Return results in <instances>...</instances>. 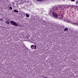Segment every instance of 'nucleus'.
Here are the masks:
<instances>
[{
    "mask_svg": "<svg viewBox=\"0 0 78 78\" xmlns=\"http://www.w3.org/2000/svg\"><path fill=\"white\" fill-rule=\"evenodd\" d=\"M57 11V7L56 6L53 7L48 11V14L49 15H51L52 14L54 17L56 18H58V15L56 14V13L55 12Z\"/></svg>",
    "mask_w": 78,
    "mask_h": 78,
    "instance_id": "obj_1",
    "label": "nucleus"
},
{
    "mask_svg": "<svg viewBox=\"0 0 78 78\" xmlns=\"http://www.w3.org/2000/svg\"><path fill=\"white\" fill-rule=\"evenodd\" d=\"M10 23L11 25H13V26L14 25L16 27H17V26H18V24H17L15 22H14V21H10Z\"/></svg>",
    "mask_w": 78,
    "mask_h": 78,
    "instance_id": "obj_2",
    "label": "nucleus"
},
{
    "mask_svg": "<svg viewBox=\"0 0 78 78\" xmlns=\"http://www.w3.org/2000/svg\"><path fill=\"white\" fill-rule=\"evenodd\" d=\"M59 9L60 10L61 9H64V6H60L59 7Z\"/></svg>",
    "mask_w": 78,
    "mask_h": 78,
    "instance_id": "obj_3",
    "label": "nucleus"
},
{
    "mask_svg": "<svg viewBox=\"0 0 78 78\" xmlns=\"http://www.w3.org/2000/svg\"><path fill=\"white\" fill-rule=\"evenodd\" d=\"M64 30L65 31H68V29L67 27L65 28L64 29Z\"/></svg>",
    "mask_w": 78,
    "mask_h": 78,
    "instance_id": "obj_4",
    "label": "nucleus"
},
{
    "mask_svg": "<svg viewBox=\"0 0 78 78\" xmlns=\"http://www.w3.org/2000/svg\"><path fill=\"white\" fill-rule=\"evenodd\" d=\"M31 48H34V45H31Z\"/></svg>",
    "mask_w": 78,
    "mask_h": 78,
    "instance_id": "obj_5",
    "label": "nucleus"
},
{
    "mask_svg": "<svg viewBox=\"0 0 78 78\" xmlns=\"http://www.w3.org/2000/svg\"><path fill=\"white\" fill-rule=\"evenodd\" d=\"M14 11L15 12H19V11L18 10H14Z\"/></svg>",
    "mask_w": 78,
    "mask_h": 78,
    "instance_id": "obj_6",
    "label": "nucleus"
},
{
    "mask_svg": "<svg viewBox=\"0 0 78 78\" xmlns=\"http://www.w3.org/2000/svg\"><path fill=\"white\" fill-rule=\"evenodd\" d=\"M5 23H7V24H8V25H9V22L8 21H6L5 22Z\"/></svg>",
    "mask_w": 78,
    "mask_h": 78,
    "instance_id": "obj_7",
    "label": "nucleus"
},
{
    "mask_svg": "<svg viewBox=\"0 0 78 78\" xmlns=\"http://www.w3.org/2000/svg\"><path fill=\"white\" fill-rule=\"evenodd\" d=\"M26 16L27 17H29L30 16H29V15H28V14L27 13H26Z\"/></svg>",
    "mask_w": 78,
    "mask_h": 78,
    "instance_id": "obj_8",
    "label": "nucleus"
},
{
    "mask_svg": "<svg viewBox=\"0 0 78 78\" xmlns=\"http://www.w3.org/2000/svg\"><path fill=\"white\" fill-rule=\"evenodd\" d=\"M74 25H78V23H74Z\"/></svg>",
    "mask_w": 78,
    "mask_h": 78,
    "instance_id": "obj_9",
    "label": "nucleus"
},
{
    "mask_svg": "<svg viewBox=\"0 0 78 78\" xmlns=\"http://www.w3.org/2000/svg\"><path fill=\"white\" fill-rule=\"evenodd\" d=\"M58 17L59 18V19H60V20L62 19V17Z\"/></svg>",
    "mask_w": 78,
    "mask_h": 78,
    "instance_id": "obj_10",
    "label": "nucleus"
},
{
    "mask_svg": "<svg viewBox=\"0 0 78 78\" xmlns=\"http://www.w3.org/2000/svg\"><path fill=\"white\" fill-rule=\"evenodd\" d=\"M47 24H48V25H50V22H47Z\"/></svg>",
    "mask_w": 78,
    "mask_h": 78,
    "instance_id": "obj_11",
    "label": "nucleus"
},
{
    "mask_svg": "<svg viewBox=\"0 0 78 78\" xmlns=\"http://www.w3.org/2000/svg\"><path fill=\"white\" fill-rule=\"evenodd\" d=\"M9 8L11 10H12V7H9Z\"/></svg>",
    "mask_w": 78,
    "mask_h": 78,
    "instance_id": "obj_12",
    "label": "nucleus"
},
{
    "mask_svg": "<svg viewBox=\"0 0 78 78\" xmlns=\"http://www.w3.org/2000/svg\"><path fill=\"white\" fill-rule=\"evenodd\" d=\"M37 0V1H38V2H42V0Z\"/></svg>",
    "mask_w": 78,
    "mask_h": 78,
    "instance_id": "obj_13",
    "label": "nucleus"
},
{
    "mask_svg": "<svg viewBox=\"0 0 78 78\" xmlns=\"http://www.w3.org/2000/svg\"><path fill=\"white\" fill-rule=\"evenodd\" d=\"M76 4H78V1H76Z\"/></svg>",
    "mask_w": 78,
    "mask_h": 78,
    "instance_id": "obj_14",
    "label": "nucleus"
},
{
    "mask_svg": "<svg viewBox=\"0 0 78 78\" xmlns=\"http://www.w3.org/2000/svg\"><path fill=\"white\" fill-rule=\"evenodd\" d=\"M34 49H36V46L35 45Z\"/></svg>",
    "mask_w": 78,
    "mask_h": 78,
    "instance_id": "obj_15",
    "label": "nucleus"
},
{
    "mask_svg": "<svg viewBox=\"0 0 78 78\" xmlns=\"http://www.w3.org/2000/svg\"><path fill=\"white\" fill-rule=\"evenodd\" d=\"M71 2H75V0H71Z\"/></svg>",
    "mask_w": 78,
    "mask_h": 78,
    "instance_id": "obj_16",
    "label": "nucleus"
},
{
    "mask_svg": "<svg viewBox=\"0 0 78 78\" xmlns=\"http://www.w3.org/2000/svg\"><path fill=\"white\" fill-rule=\"evenodd\" d=\"M14 2H13V4H14Z\"/></svg>",
    "mask_w": 78,
    "mask_h": 78,
    "instance_id": "obj_17",
    "label": "nucleus"
},
{
    "mask_svg": "<svg viewBox=\"0 0 78 78\" xmlns=\"http://www.w3.org/2000/svg\"><path fill=\"white\" fill-rule=\"evenodd\" d=\"M24 47H25V46H24Z\"/></svg>",
    "mask_w": 78,
    "mask_h": 78,
    "instance_id": "obj_18",
    "label": "nucleus"
}]
</instances>
